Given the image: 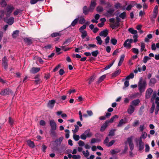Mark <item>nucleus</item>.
Wrapping results in <instances>:
<instances>
[{"label":"nucleus","mask_w":159,"mask_h":159,"mask_svg":"<svg viewBox=\"0 0 159 159\" xmlns=\"http://www.w3.org/2000/svg\"><path fill=\"white\" fill-rule=\"evenodd\" d=\"M106 10L107 11V15L108 16H112L115 14L114 13V8L109 3H108L107 6L106 7Z\"/></svg>","instance_id":"f257e3e1"},{"label":"nucleus","mask_w":159,"mask_h":159,"mask_svg":"<svg viewBox=\"0 0 159 159\" xmlns=\"http://www.w3.org/2000/svg\"><path fill=\"white\" fill-rule=\"evenodd\" d=\"M146 86V83L145 81H143L142 78H141L140 79L138 84L139 89L140 92L142 93L144 91Z\"/></svg>","instance_id":"f03ea898"},{"label":"nucleus","mask_w":159,"mask_h":159,"mask_svg":"<svg viewBox=\"0 0 159 159\" xmlns=\"http://www.w3.org/2000/svg\"><path fill=\"white\" fill-rule=\"evenodd\" d=\"M133 42V40L132 39H128L124 42L123 46L127 48L130 49L131 47V44Z\"/></svg>","instance_id":"7ed1b4c3"},{"label":"nucleus","mask_w":159,"mask_h":159,"mask_svg":"<svg viewBox=\"0 0 159 159\" xmlns=\"http://www.w3.org/2000/svg\"><path fill=\"white\" fill-rule=\"evenodd\" d=\"M159 101V98L157 96V92L155 91L153 92L151 99V102H152L153 103H154V101H155L156 103H157Z\"/></svg>","instance_id":"20e7f679"},{"label":"nucleus","mask_w":159,"mask_h":159,"mask_svg":"<svg viewBox=\"0 0 159 159\" xmlns=\"http://www.w3.org/2000/svg\"><path fill=\"white\" fill-rule=\"evenodd\" d=\"M49 124L51 126V130H55L57 129V124L53 120H49Z\"/></svg>","instance_id":"39448f33"},{"label":"nucleus","mask_w":159,"mask_h":159,"mask_svg":"<svg viewBox=\"0 0 159 159\" xmlns=\"http://www.w3.org/2000/svg\"><path fill=\"white\" fill-rule=\"evenodd\" d=\"M2 66L5 69H7L8 66V60L7 58L6 57H4L2 58Z\"/></svg>","instance_id":"423d86ee"},{"label":"nucleus","mask_w":159,"mask_h":159,"mask_svg":"<svg viewBox=\"0 0 159 159\" xmlns=\"http://www.w3.org/2000/svg\"><path fill=\"white\" fill-rule=\"evenodd\" d=\"M14 9V8L13 6H8L7 7V16H9L10 15V14L12 12Z\"/></svg>","instance_id":"0eeeda50"},{"label":"nucleus","mask_w":159,"mask_h":159,"mask_svg":"<svg viewBox=\"0 0 159 159\" xmlns=\"http://www.w3.org/2000/svg\"><path fill=\"white\" fill-rule=\"evenodd\" d=\"M115 19L113 18H111L109 19V21L110 22L112 23L111 26L113 28L117 27L119 26L118 22H115Z\"/></svg>","instance_id":"6e6552de"},{"label":"nucleus","mask_w":159,"mask_h":159,"mask_svg":"<svg viewBox=\"0 0 159 159\" xmlns=\"http://www.w3.org/2000/svg\"><path fill=\"white\" fill-rule=\"evenodd\" d=\"M11 92V90L9 89H6L2 90L0 93V94L2 95H6L10 94Z\"/></svg>","instance_id":"1a4fd4ad"},{"label":"nucleus","mask_w":159,"mask_h":159,"mask_svg":"<svg viewBox=\"0 0 159 159\" xmlns=\"http://www.w3.org/2000/svg\"><path fill=\"white\" fill-rule=\"evenodd\" d=\"M93 11L90 9L89 7L88 8L87 6H85L83 7V13L85 15H87L89 12H92Z\"/></svg>","instance_id":"9d476101"},{"label":"nucleus","mask_w":159,"mask_h":159,"mask_svg":"<svg viewBox=\"0 0 159 159\" xmlns=\"http://www.w3.org/2000/svg\"><path fill=\"white\" fill-rule=\"evenodd\" d=\"M55 102V101L54 100L49 101L48 104V107L50 109L53 108Z\"/></svg>","instance_id":"9b49d317"},{"label":"nucleus","mask_w":159,"mask_h":159,"mask_svg":"<svg viewBox=\"0 0 159 159\" xmlns=\"http://www.w3.org/2000/svg\"><path fill=\"white\" fill-rule=\"evenodd\" d=\"M152 92L153 90L151 88H149L148 89L146 92V98H150V95L152 93Z\"/></svg>","instance_id":"f8f14e48"},{"label":"nucleus","mask_w":159,"mask_h":159,"mask_svg":"<svg viewBox=\"0 0 159 159\" xmlns=\"http://www.w3.org/2000/svg\"><path fill=\"white\" fill-rule=\"evenodd\" d=\"M63 137H61L57 139L55 141L54 143H55V145L57 146H59L60 145L62 140H63Z\"/></svg>","instance_id":"ddd939ff"},{"label":"nucleus","mask_w":159,"mask_h":159,"mask_svg":"<svg viewBox=\"0 0 159 159\" xmlns=\"http://www.w3.org/2000/svg\"><path fill=\"white\" fill-rule=\"evenodd\" d=\"M40 69V68L39 67H33L31 69L30 72L31 73L35 74L39 71Z\"/></svg>","instance_id":"4468645a"},{"label":"nucleus","mask_w":159,"mask_h":159,"mask_svg":"<svg viewBox=\"0 0 159 159\" xmlns=\"http://www.w3.org/2000/svg\"><path fill=\"white\" fill-rule=\"evenodd\" d=\"M14 21V18L12 17H11L8 19H7L6 20V22L9 25H11L13 23Z\"/></svg>","instance_id":"2eb2a0df"},{"label":"nucleus","mask_w":159,"mask_h":159,"mask_svg":"<svg viewBox=\"0 0 159 159\" xmlns=\"http://www.w3.org/2000/svg\"><path fill=\"white\" fill-rule=\"evenodd\" d=\"M108 34V31L107 30H103L100 32L99 35L101 36L105 37H107Z\"/></svg>","instance_id":"dca6fc26"},{"label":"nucleus","mask_w":159,"mask_h":159,"mask_svg":"<svg viewBox=\"0 0 159 159\" xmlns=\"http://www.w3.org/2000/svg\"><path fill=\"white\" fill-rule=\"evenodd\" d=\"M108 124L109 123H108V121H106L101 126L100 129L101 131L102 132L108 126Z\"/></svg>","instance_id":"f3484780"},{"label":"nucleus","mask_w":159,"mask_h":159,"mask_svg":"<svg viewBox=\"0 0 159 159\" xmlns=\"http://www.w3.org/2000/svg\"><path fill=\"white\" fill-rule=\"evenodd\" d=\"M96 5V2L94 0H93L91 1V4L89 7V8L92 11L94 10L95 7Z\"/></svg>","instance_id":"a211bd4d"},{"label":"nucleus","mask_w":159,"mask_h":159,"mask_svg":"<svg viewBox=\"0 0 159 159\" xmlns=\"http://www.w3.org/2000/svg\"><path fill=\"white\" fill-rule=\"evenodd\" d=\"M134 107L132 105H130L127 110V112L129 114H131L134 111Z\"/></svg>","instance_id":"6ab92c4d"},{"label":"nucleus","mask_w":159,"mask_h":159,"mask_svg":"<svg viewBox=\"0 0 159 159\" xmlns=\"http://www.w3.org/2000/svg\"><path fill=\"white\" fill-rule=\"evenodd\" d=\"M125 57V55L124 54H123L121 56L120 61L118 65V66H120L121 65Z\"/></svg>","instance_id":"aec40b11"},{"label":"nucleus","mask_w":159,"mask_h":159,"mask_svg":"<svg viewBox=\"0 0 159 159\" xmlns=\"http://www.w3.org/2000/svg\"><path fill=\"white\" fill-rule=\"evenodd\" d=\"M139 150H142L144 148V143L142 142V140L141 139H139Z\"/></svg>","instance_id":"412c9836"},{"label":"nucleus","mask_w":159,"mask_h":159,"mask_svg":"<svg viewBox=\"0 0 159 159\" xmlns=\"http://www.w3.org/2000/svg\"><path fill=\"white\" fill-rule=\"evenodd\" d=\"M126 121L125 120H124L123 119H121L119 121L118 124L117 125L118 127H120L122 126V125L126 123Z\"/></svg>","instance_id":"4be33fe9"},{"label":"nucleus","mask_w":159,"mask_h":159,"mask_svg":"<svg viewBox=\"0 0 159 159\" xmlns=\"http://www.w3.org/2000/svg\"><path fill=\"white\" fill-rule=\"evenodd\" d=\"M118 117V116L117 115H115L112 117L111 119L109 120H106L108 121V123L109 124L110 123H112L114 120V119L117 118Z\"/></svg>","instance_id":"5701e85b"},{"label":"nucleus","mask_w":159,"mask_h":159,"mask_svg":"<svg viewBox=\"0 0 159 159\" xmlns=\"http://www.w3.org/2000/svg\"><path fill=\"white\" fill-rule=\"evenodd\" d=\"M128 31L129 32H130L131 34H134V35L135 34H137V33H138L137 31L136 30H134L132 28H129L128 29Z\"/></svg>","instance_id":"b1692460"},{"label":"nucleus","mask_w":159,"mask_h":159,"mask_svg":"<svg viewBox=\"0 0 159 159\" xmlns=\"http://www.w3.org/2000/svg\"><path fill=\"white\" fill-rule=\"evenodd\" d=\"M139 99L134 100L132 101L131 104V105L133 106H137L138 105L139 103Z\"/></svg>","instance_id":"393cba45"},{"label":"nucleus","mask_w":159,"mask_h":159,"mask_svg":"<svg viewBox=\"0 0 159 159\" xmlns=\"http://www.w3.org/2000/svg\"><path fill=\"white\" fill-rule=\"evenodd\" d=\"M28 145L30 147L33 148L34 146V142L30 140H28L27 141Z\"/></svg>","instance_id":"a878e982"},{"label":"nucleus","mask_w":159,"mask_h":159,"mask_svg":"<svg viewBox=\"0 0 159 159\" xmlns=\"http://www.w3.org/2000/svg\"><path fill=\"white\" fill-rule=\"evenodd\" d=\"M84 133L88 137H91L92 135L91 133L90 132L89 130V129L86 130Z\"/></svg>","instance_id":"bb28decb"},{"label":"nucleus","mask_w":159,"mask_h":159,"mask_svg":"<svg viewBox=\"0 0 159 159\" xmlns=\"http://www.w3.org/2000/svg\"><path fill=\"white\" fill-rule=\"evenodd\" d=\"M106 75H104L100 77L98 79V83H99L102 81L106 78Z\"/></svg>","instance_id":"cd10ccee"},{"label":"nucleus","mask_w":159,"mask_h":159,"mask_svg":"<svg viewBox=\"0 0 159 159\" xmlns=\"http://www.w3.org/2000/svg\"><path fill=\"white\" fill-rule=\"evenodd\" d=\"M147 137V134L146 132H143L141 134L140 137V139L142 140V139H145Z\"/></svg>","instance_id":"c85d7f7f"},{"label":"nucleus","mask_w":159,"mask_h":159,"mask_svg":"<svg viewBox=\"0 0 159 159\" xmlns=\"http://www.w3.org/2000/svg\"><path fill=\"white\" fill-rule=\"evenodd\" d=\"M120 151V150L118 149H113L110 151V152L112 154H114L117 153L119 152Z\"/></svg>","instance_id":"c756f323"},{"label":"nucleus","mask_w":159,"mask_h":159,"mask_svg":"<svg viewBox=\"0 0 159 159\" xmlns=\"http://www.w3.org/2000/svg\"><path fill=\"white\" fill-rule=\"evenodd\" d=\"M96 39L97 41V43L100 45H101L102 43V41L100 37L99 36H98L96 37Z\"/></svg>","instance_id":"7c9ffc66"},{"label":"nucleus","mask_w":159,"mask_h":159,"mask_svg":"<svg viewBox=\"0 0 159 159\" xmlns=\"http://www.w3.org/2000/svg\"><path fill=\"white\" fill-rule=\"evenodd\" d=\"M82 33L81 36L83 39H84L87 36V33L86 31H84L80 32Z\"/></svg>","instance_id":"2f4dec72"},{"label":"nucleus","mask_w":159,"mask_h":159,"mask_svg":"<svg viewBox=\"0 0 159 159\" xmlns=\"http://www.w3.org/2000/svg\"><path fill=\"white\" fill-rule=\"evenodd\" d=\"M115 61V60H114L113 61V62H112L109 65L106 66L105 67L104 69L105 70H107L109 69L113 65V64Z\"/></svg>","instance_id":"473e14b6"},{"label":"nucleus","mask_w":159,"mask_h":159,"mask_svg":"<svg viewBox=\"0 0 159 159\" xmlns=\"http://www.w3.org/2000/svg\"><path fill=\"white\" fill-rule=\"evenodd\" d=\"M0 4L1 5V7H4L6 6L7 3L5 0H2V1L0 2Z\"/></svg>","instance_id":"72a5a7b5"},{"label":"nucleus","mask_w":159,"mask_h":159,"mask_svg":"<svg viewBox=\"0 0 159 159\" xmlns=\"http://www.w3.org/2000/svg\"><path fill=\"white\" fill-rule=\"evenodd\" d=\"M145 48V44L144 43L142 42L141 43V51L142 52L143 50H144L145 51H146V49H144Z\"/></svg>","instance_id":"f704fd0d"},{"label":"nucleus","mask_w":159,"mask_h":159,"mask_svg":"<svg viewBox=\"0 0 159 159\" xmlns=\"http://www.w3.org/2000/svg\"><path fill=\"white\" fill-rule=\"evenodd\" d=\"M120 70L119 69L112 74V76H116L118 75H119L120 73Z\"/></svg>","instance_id":"c9c22d12"},{"label":"nucleus","mask_w":159,"mask_h":159,"mask_svg":"<svg viewBox=\"0 0 159 159\" xmlns=\"http://www.w3.org/2000/svg\"><path fill=\"white\" fill-rule=\"evenodd\" d=\"M82 153L84 156L86 157H88L89 155V153L88 150H86V151H82Z\"/></svg>","instance_id":"e433bc0d"},{"label":"nucleus","mask_w":159,"mask_h":159,"mask_svg":"<svg viewBox=\"0 0 159 159\" xmlns=\"http://www.w3.org/2000/svg\"><path fill=\"white\" fill-rule=\"evenodd\" d=\"M151 58L147 56H145L143 59V61L144 63H146L147 61L150 60Z\"/></svg>","instance_id":"4c0bfd02"},{"label":"nucleus","mask_w":159,"mask_h":159,"mask_svg":"<svg viewBox=\"0 0 159 159\" xmlns=\"http://www.w3.org/2000/svg\"><path fill=\"white\" fill-rule=\"evenodd\" d=\"M78 20V18L75 19L71 23L70 25L73 26H74L77 24Z\"/></svg>","instance_id":"58836bf2"},{"label":"nucleus","mask_w":159,"mask_h":159,"mask_svg":"<svg viewBox=\"0 0 159 159\" xmlns=\"http://www.w3.org/2000/svg\"><path fill=\"white\" fill-rule=\"evenodd\" d=\"M75 129L72 130L73 133L74 134L76 133L79 129V127L77 125H75Z\"/></svg>","instance_id":"ea45409f"},{"label":"nucleus","mask_w":159,"mask_h":159,"mask_svg":"<svg viewBox=\"0 0 159 159\" xmlns=\"http://www.w3.org/2000/svg\"><path fill=\"white\" fill-rule=\"evenodd\" d=\"M132 139L133 137L132 136H131L130 137H129L127 139V142L128 143L129 145L130 144H131L132 143H133V142H132Z\"/></svg>","instance_id":"a19ab883"},{"label":"nucleus","mask_w":159,"mask_h":159,"mask_svg":"<svg viewBox=\"0 0 159 159\" xmlns=\"http://www.w3.org/2000/svg\"><path fill=\"white\" fill-rule=\"evenodd\" d=\"M111 43L113 45H115L117 42V40L116 39L112 38L111 40Z\"/></svg>","instance_id":"79ce46f5"},{"label":"nucleus","mask_w":159,"mask_h":159,"mask_svg":"<svg viewBox=\"0 0 159 159\" xmlns=\"http://www.w3.org/2000/svg\"><path fill=\"white\" fill-rule=\"evenodd\" d=\"M19 33V31L18 30H16L14 31L12 34V36L13 38H16L18 35Z\"/></svg>","instance_id":"37998d69"},{"label":"nucleus","mask_w":159,"mask_h":159,"mask_svg":"<svg viewBox=\"0 0 159 159\" xmlns=\"http://www.w3.org/2000/svg\"><path fill=\"white\" fill-rule=\"evenodd\" d=\"M74 139L76 141H78L80 139V137L79 135L74 134L73 136Z\"/></svg>","instance_id":"c03bdc74"},{"label":"nucleus","mask_w":159,"mask_h":159,"mask_svg":"<svg viewBox=\"0 0 159 159\" xmlns=\"http://www.w3.org/2000/svg\"><path fill=\"white\" fill-rule=\"evenodd\" d=\"M134 74L133 73H131L129 75L127 76L125 79L126 80H129L130 79H132L134 78Z\"/></svg>","instance_id":"a18cd8bd"},{"label":"nucleus","mask_w":159,"mask_h":159,"mask_svg":"<svg viewBox=\"0 0 159 159\" xmlns=\"http://www.w3.org/2000/svg\"><path fill=\"white\" fill-rule=\"evenodd\" d=\"M88 46L89 47H86L88 49H89L90 48H97V46L96 45L94 44H88Z\"/></svg>","instance_id":"49530a36"},{"label":"nucleus","mask_w":159,"mask_h":159,"mask_svg":"<svg viewBox=\"0 0 159 159\" xmlns=\"http://www.w3.org/2000/svg\"><path fill=\"white\" fill-rule=\"evenodd\" d=\"M98 53L99 52L98 50H96L95 51L92 52L91 53L92 55L95 57H97Z\"/></svg>","instance_id":"de8ad7c7"},{"label":"nucleus","mask_w":159,"mask_h":159,"mask_svg":"<svg viewBox=\"0 0 159 159\" xmlns=\"http://www.w3.org/2000/svg\"><path fill=\"white\" fill-rule=\"evenodd\" d=\"M126 16V13L125 12H123V13H121L119 15V16L121 18H122V19H124L125 17Z\"/></svg>","instance_id":"09e8293b"},{"label":"nucleus","mask_w":159,"mask_h":159,"mask_svg":"<svg viewBox=\"0 0 159 159\" xmlns=\"http://www.w3.org/2000/svg\"><path fill=\"white\" fill-rule=\"evenodd\" d=\"M131 50L135 54H138L139 53V50L137 48H133L131 49Z\"/></svg>","instance_id":"8fccbe9b"},{"label":"nucleus","mask_w":159,"mask_h":159,"mask_svg":"<svg viewBox=\"0 0 159 159\" xmlns=\"http://www.w3.org/2000/svg\"><path fill=\"white\" fill-rule=\"evenodd\" d=\"M115 142V140H112L110 141L108 143H107L106 144V146L107 147H110Z\"/></svg>","instance_id":"3c124183"},{"label":"nucleus","mask_w":159,"mask_h":159,"mask_svg":"<svg viewBox=\"0 0 159 159\" xmlns=\"http://www.w3.org/2000/svg\"><path fill=\"white\" fill-rule=\"evenodd\" d=\"M155 108V105L154 104V103H152V106L150 110V112L151 113H152L154 111V110Z\"/></svg>","instance_id":"603ef678"},{"label":"nucleus","mask_w":159,"mask_h":159,"mask_svg":"<svg viewBox=\"0 0 159 159\" xmlns=\"http://www.w3.org/2000/svg\"><path fill=\"white\" fill-rule=\"evenodd\" d=\"M115 130L112 129L110 130L109 134V136H112L114 135Z\"/></svg>","instance_id":"864d4df0"},{"label":"nucleus","mask_w":159,"mask_h":159,"mask_svg":"<svg viewBox=\"0 0 159 159\" xmlns=\"http://www.w3.org/2000/svg\"><path fill=\"white\" fill-rule=\"evenodd\" d=\"M24 41L28 44H30L31 43V41L30 39L29 38H25L24 39Z\"/></svg>","instance_id":"5fc2aeb1"},{"label":"nucleus","mask_w":159,"mask_h":159,"mask_svg":"<svg viewBox=\"0 0 159 159\" xmlns=\"http://www.w3.org/2000/svg\"><path fill=\"white\" fill-rule=\"evenodd\" d=\"M86 28V25H84L83 26L81 27L79 29V31L80 32L84 31V30Z\"/></svg>","instance_id":"6e6d98bb"},{"label":"nucleus","mask_w":159,"mask_h":159,"mask_svg":"<svg viewBox=\"0 0 159 159\" xmlns=\"http://www.w3.org/2000/svg\"><path fill=\"white\" fill-rule=\"evenodd\" d=\"M97 10L98 12H102L103 11V8L101 6H98L97 7Z\"/></svg>","instance_id":"4d7b16f0"},{"label":"nucleus","mask_w":159,"mask_h":159,"mask_svg":"<svg viewBox=\"0 0 159 159\" xmlns=\"http://www.w3.org/2000/svg\"><path fill=\"white\" fill-rule=\"evenodd\" d=\"M138 38V34H135L133 36V38L134 39V43H136L137 42V41L138 40V39H137Z\"/></svg>","instance_id":"13d9d810"},{"label":"nucleus","mask_w":159,"mask_h":159,"mask_svg":"<svg viewBox=\"0 0 159 159\" xmlns=\"http://www.w3.org/2000/svg\"><path fill=\"white\" fill-rule=\"evenodd\" d=\"M35 81L36 84H39L40 83L41 81L39 79L38 77H36L35 78Z\"/></svg>","instance_id":"bf43d9fd"},{"label":"nucleus","mask_w":159,"mask_h":159,"mask_svg":"<svg viewBox=\"0 0 159 159\" xmlns=\"http://www.w3.org/2000/svg\"><path fill=\"white\" fill-rule=\"evenodd\" d=\"M59 35H60V33H53L51 35V36L53 37H55Z\"/></svg>","instance_id":"052dcab7"},{"label":"nucleus","mask_w":159,"mask_h":159,"mask_svg":"<svg viewBox=\"0 0 159 159\" xmlns=\"http://www.w3.org/2000/svg\"><path fill=\"white\" fill-rule=\"evenodd\" d=\"M72 158L74 159H79L80 158V155H73Z\"/></svg>","instance_id":"680f3d73"},{"label":"nucleus","mask_w":159,"mask_h":159,"mask_svg":"<svg viewBox=\"0 0 159 159\" xmlns=\"http://www.w3.org/2000/svg\"><path fill=\"white\" fill-rule=\"evenodd\" d=\"M85 22V20L84 17H82L80 20H79V23L80 24H83Z\"/></svg>","instance_id":"e2e57ef3"},{"label":"nucleus","mask_w":159,"mask_h":159,"mask_svg":"<svg viewBox=\"0 0 159 159\" xmlns=\"http://www.w3.org/2000/svg\"><path fill=\"white\" fill-rule=\"evenodd\" d=\"M88 137L84 133L80 136V138L81 139L85 140Z\"/></svg>","instance_id":"0e129e2a"},{"label":"nucleus","mask_w":159,"mask_h":159,"mask_svg":"<svg viewBox=\"0 0 159 159\" xmlns=\"http://www.w3.org/2000/svg\"><path fill=\"white\" fill-rule=\"evenodd\" d=\"M95 79V77L94 76H91L89 79V84H90Z\"/></svg>","instance_id":"69168bd1"},{"label":"nucleus","mask_w":159,"mask_h":159,"mask_svg":"<svg viewBox=\"0 0 159 159\" xmlns=\"http://www.w3.org/2000/svg\"><path fill=\"white\" fill-rule=\"evenodd\" d=\"M78 144L80 146H83L84 145V143L83 141L80 140Z\"/></svg>","instance_id":"338daca9"},{"label":"nucleus","mask_w":159,"mask_h":159,"mask_svg":"<svg viewBox=\"0 0 159 159\" xmlns=\"http://www.w3.org/2000/svg\"><path fill=\"white\" fill-rule=\"evenodd\" d=\"M115 7L116 9L121 8V6L119 3H117L115 4Z\"/></svg>","instance_id":"774afa93"}]
</instances>
